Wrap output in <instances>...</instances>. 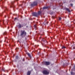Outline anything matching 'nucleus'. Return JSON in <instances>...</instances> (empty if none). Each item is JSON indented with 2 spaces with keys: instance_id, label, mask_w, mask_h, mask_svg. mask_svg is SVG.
Listing matches in <instances>:
<instances>
[{
  "instance_id": "f257e3e1",
  "label": "nucleus",
  "mask_w": 75,
  "mask_h": 75,
  "mask_svg": "<svg viewBox=\"0 0 75 75\" xmlns=\"http://www.w3.org/2000/svg\"><path fill=\"white\" fill-rule=\"evenodd\" d=\"M20 34L21 37H22V38H23L27 35V32H25V30H21L20 32Z\"/></svg>"
},
{
  "instance_id": "f03ea898",
  "label": "nucleus",
  "mask_w": 75,
  "mask_h": 75,
  "mask_svg": "<svg viewBox=\"0 0 75 75\" xmlns=\"http://www.w3.org/2000/svg\"><path fill=\"white\" fill-rule=\"evenodd\" d=\"M42 73L44 75H48L50 73L47 70H44L43 71Z\"/></svg>"
},
{
  "instance_id": "7ed1b4c3",
  "label": "nucleus",
  "mask_w": 75,
  "mask_h": 75,
  "mask_svg": "<svg viewBox=\"0 0 75 75\" xmlns=\"http://www.w3.org/2000/svg\"><path fill=\"white\" fill-rule=\"evenodd\" d=\"M31 7L37 6V2L34 1L31 4Z\"/></svg>"
},
{
  "instance_id": "20e7f679",
  "label": "nucleus",
  "mask_w": 75,
  "mask_h": 75,
  "mask_svg": "<svg viewBox=\"0 0 75 75\" xmlns=\"http://www.w3.org/2000/svg\"><path fill=\"white\" fill-rule=\"evenodd\" d=\"M17 27L18 28H21V27H23V25H21L20 23H19Z\"/></svg>"
},
{
  "instance_id": "39448f33",
  "label": "nucleus",
  "mask_w": 75,
  "mask_h": 75,
  "mask_svg": "<svg viewBox=\"0 0 75 75\" xmlns=\"http://www.w3.org/2000/svg\"><path fill=\"white\" fill-rule=\"evenodd\" d=\"M32 15L33 16H35V17H38V13H37L34 12L33 13Z\"/></svg>"
},
{
  "instance_id": "423d86ee",
  "label": "nucleus",
  "mask_w": 75,
  "mask_h": 75,
  "mask_svg": "<svg viewBox=\"0 0 75 75\" xmlns=\"http://www.w3.org/2000/svg\"><path fill=\"white\" fill-rule=\"evenodd\" d=\"M44 64L45 65H49L50 64V63L48 62H45Z\"/></svg>"
},
{
  "instance_id": "0eeeda50",
  "label": "nucleus",
  "mask_w": 75,
  "mask_h": 75,
  "mask_svg": "<svg viewBox=\"0 0 75 75\" xmlns=\"http://www.w3.org/2000/svg\"><path fill=\"white\" fill-rule=\"evenodd\" d=\"M31 71H28L27 73V75H31Z\"/></svg>"
},
{
  "instance_id": "6e6552de",
  "label": "nucleus",
  "mask_w": 75,
  "mask_h": 75,
  "mask_svg": "<svg viewBox=\"0 0 75 75\" xmlns=\"http://www.w3.org/2000/svg\"><path fill=\"white\" fill-rule=\"evenodd\" d=\"M66 10L67 11H68V12H71V11H70L69 9L68 8H66Z\"/></svg>"
},
{
  "instance_id": "1a4fd4ad",
  "label": "nucleus",
  "mask_w": 75,
  "mask_h": 75,
  "mask_svg": "<svg viewBox=\"0 0 75 75\" xmlns=\"http://www.w3.org/2000/svg\"><path fill=\"white\" fill-rule=\"evenodd\" d=\"M27 54L28 55V56L30 58H31V54H30L29 53H27Z\"/></svg>"
},
{
  "instance_id": "9d476101",
  "label": "nucleus",
  "mask_w": 75,
  "mask_h": 75,
  "mask_svg": "<svg viewBox=\"0 0 75 75\" xmlns=\"http://www.w3.org/2000/svg\"><path fill=\"white\" fill-rule=\"evenodd\" d=\"M48 8V6H46V7H44L43 8V9H47V8Z\"/></svg>"
},
{
  "instance_id": "9b49d317",
  "label": "nucleus",
  "mask_w": 75,
  "mask_h": 75,
  "mask_svg": "<svg viewBox=\"0 0 75 75\" xmlns=\"http://www.w3.org/2000/svg\"><path fill=\"white\" fill-rule=\"evenodd\" d=\"M41 14V11H39L38 13V15H40Z\"/></svg>"
},
{
  "instance_id": "f8f14e48",
  "label": "nucleus",
  "mask_w": 75,
  "mask_h": 75,
  "mask_svg": "<svg viewBox=\"0 0 75 75\" xmlns=\"http://www.w3.org/2000/svg\"><path fill=\"white\" fill-rule=\"evenodd\" d=\"M34 27H35V30H37V25H34Z\"/></svg>"
},
{
  "instance_id": "ddd939ff",
  "label": "nucleus",
  "mask_w": 75,
  "mask_h": 75,
  "mask_svg": "<svg viewBox=\"0 0 75 75\" xmlns=\"http://www.w3.org/2000/svg\"><path fill=\"white\" fill-rule=\"evenodd\" d=\"M7 34V32H4L3 34V35H6V34Z\"/></svg>"
},
{
  "instance_id": "4468645a",
  "label": "nucleus",
  "mask_w": 75,
  "mask_h": 75,
  "mask_svg": "<svg viewBox=\"0 0 75 75\" xmlns=\"http://www.w3.org/2000/svg\"><path fill=\"white\" fill-rule=\"evenodd\" d=\"M14 3V1H13L11 2V4L12 5Z\"/></svg>"
},
{
  "instance_id": "2eb2a0df",
  "label": "nucleus",
  "mask_w": 75,
  "mask_h": 75,
  "mask_svg": "<svg viewBox=\"0 0 75 75\" xmlns=\"http://www.w3.org/2000/svg\"><path fill=\"white\" fill-rule=\"evenodd\" d=\"M62 49H64V48H66V47L64 46H63L62 48Z\"/></svg>"
},
{
  "instance_id": "dca6fc26",
  "label": "nucleus",
  "mask_w": 75,
  "mask_h": 75,
  "mask_svg": "<svg viewBox=\"0 0 75 75\" xmlns=\"http://www.w3.org/2000/svg\"><path fill=\"white\" fill-rule=\"evenodd\" d=\"M16 59H18V56H16Z\"/></svg>"
},
{
  "instance_id": "f3484780",
  "label": "nucleus",
  "mask_w": 75,
  "mask_h": 75,
  "mask_svg": "<svg viewBox=\"0 0 75 75\" xmlns=\"http://www.w3.org/2000/svg\"><path fill=\"white\" fill-rule=\"evenodd\" d=\"M71 75H74V74H75V73L71 72Z\"/></svg>"
},
{
  "instance_id": "a211bd4d",
  "label": "nucleus",
  "mask_w": 75,
  "mask_h": 75,
  "mask_svg": "<svg viewBox=\"0 0 75 75\" xmlns=\"http://www.w3.org/2000/svg\"><path fill=\"white\" fill-rule=\"evenodd\" d=\"M18 49H19L18 48H17L15 49V50H16V51H17V50H18Z\"/></svg>"
},
{
  "instance_id": "6ab92c4d",
  "label": "nucleus",
  "mask_w": 75,
  "mask_h": 75,
  "mask_svg": "<svg viewBox=\"0 0 75 75\" xmlns=\"http://www.w3.org/2000/svg\"><path fill=\"white\" fill-rule=\"evenodd\" d=\"M70 6H72V7L73 6V4H70Z\"/></svg>"
},
{
  "instance_id": "aec40b11",
  "label": "nucleus",
  "mask_w": 75,
  "mask_h": 75,
  "mask_svg": "<svg viewBox=\"0 0 75 75\" xmlns=\"http://www.w3.org/2000/svg\"><path fill=\"white\" fill-rule=\"evenodd\" d=\"M61 17H59V20H61Z\"/></svg>"
},
{
  "instance_id": "412c9836",
  "label": "nucleus",
  "mask_w": 75,
  "mask_h": 75,
  "mask_svg": "<svg viewBox=\"0 0 75 75\" xmlns=\"http://www.w3.org/2000/svg\"><path fill=\"white\" fill-rule=\"evenodd\" d=\"M5 9L6 10H8V9H7V7H6Z\"/></svg>"
},
{
  "instance_id": "4be33fe9",
  "label": "nucleus",
  "mask_w": 75,
  "mask_h": 75,
  "mask_svg": "<svg viewBox=\"0 0 75 75\" xmlns=\"http://www.w3.org/2000/svg\"><path fill=\"white\" fill-rule=\"evenodd\" d=\"M73 49H75V47H73Z\"/></svg>"
},
{
  "instance_id": "5701e85b",
  "label": "nucleus",
  "mask_w": 75,
  "mask_h": 75,
  "mask_svg": "<svg viewBox=\"0 0 75 75\" xmlns=\"http://www.w3.org/2000/svg\"><path fill=\"white\" fill-rule=\"evenodd\" d=\"M7 38H6L5 40L4 41L5 42L6 41V39H7Z\"/></svg>"
},
{
  "instance_id": "b1692460",
  "label": "nucleus",
  "mask_w": 75,
  "mask_h": 75,
  "mask_svg": "<svg viewBox=\"0 0 75 75\" xmlns=\"http://www.w3.org/2000/svg\"><path fill=\"white\" fill-rule=\"evenodd\" d=\"M2 70L3 71H4V72H5V70H4L3 69H2Z\"/></svg>"
},
{
  "instance_id": "393cba45",
  "label": "nucleus",
  "mask_w": 75,
  "mask_h": 75,
  "mask_svg": "<svg viewBox=\"0 0 75 75\" xmlns=\"http://www.w3.org/2000/svg\"><path fill=\"white\" fill-rule=\"evenodd\" d=\"M22 61H24V59H22Z\"/></svg>"
},
{
  "instance_id": "a878e982",
  "label": "nucleus",
  "mask_w": 75,
  "mask_h": 75,
  "mask_svg": "<svg viewBox=\"0 0 75 75\" xmlns=\"http://www.w3.org/2000/svg\"><path fill=\"white\" fill-rule=\"evenodd\" d=\"M15 20H17V18H15Z\"/></svg>"
},
{
  "instance_id": "bb28decb",
  "label": "nucleus",
  "mask_w": 75,
  "mask_h": 75,
  "mask_svg": "<svg viewBox=\"0 0 75 75\" xmlns=\"http://www.w3.org/2000/svg\"><path fill=\"white\" fill-rule=\"evenodd\" d=\"M10 7H13V6H11Z\"/></svg>"
},
{
  "instance_id": "cd10ccee",
  "label": "nucleus",
  "mask_w": 75,
  "mask_h": 75,
  "mask_svg": "<svg viewBox=\"0 0 75 75\" xmlns=\"http://www.w3.org/2000/svg\"><path fill=\"white\" fill-rule=\"evenodd\" d=\"M4 17L5 18H6V16H5Z\"/></svg>"
},
{
  "instance_id": "c85d7f7f",
  "label": "nucleus",
  "mask_w": 75,
  "mask_h": 75,
  "mask_svg": "<svg viewBox=\"0 0 75 75\" xmlns=\"http://www.w3.org/2000/svg\"><path fill=\"white\" fill-rule=\"evenodd\" d=\"M27 25V23H26V24H25V25Z\"/></svg>"
},
{
  "instance_id": "c756f323",
  "label": "nucleus",
  "mask_w": 75,
  "mask_h": 75,
  "mask_svg": "<svg viewBox=\"0 0 75 75\" xmlns=\"http://www.w3.org/2000/svg\"><path fill=\"white\" fill-rule=\"evenodd\" d=\"M21 6H22V5H21Z\"/></svg>"
}]
</instances>
